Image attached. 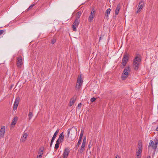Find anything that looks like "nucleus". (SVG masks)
Here are the masks:
<instances>
[{"instance_id": "nucleus-1", "label": "nucleus", "mask_w": 158, "mask_h": 158, "mask_svg": "<svg viewBox=\"0 0 158 158\" xmlns=\"http://www.w3.org/2000/svg\"><path fill=\"white\" fill-rule=\"evenodd\" d=\"M141 59L138 56H136L133 60V66L135 70H137L141 64Z\"/></svg>"}, {"instance_id": "nucleus-2", "label": "nucleus", "mask_w": 158, "mask_h": 158, "mask_svg": "<svg viewBox=\"0 0 158 158\" xmlns=\"http://www.w3.org/2000/svg\"><path fill=\"white\" fill-rule=\"evenodd\" d=\"M71 131V132H73V133H72L71 136H70V138L71 139V140H73L76 137V132L77 131V129L75 128V127H72L71 129L69 128L68 129V137H69V134L70 131Z\"/></svg>"}, {"instance_id": "nucleus-3", "label": "nucleus", "mask_w": 158, "mask_h": 158, "mask_svg": "<svg viewBox=\"0 0 158 158\" xmlns=\"http://www.w3.org/2000/svg\"><path fill=\"white\" fill-rule=\"evenodd\" d=\"M155 143H154L152 140H151L150 141V143L148 146V148L149 149L150 147H151L152 148L155 150L156 149L157 145L158 143V137H156L155 138L154 140Z\"/></svg>"}, {"instance_id": "nucleus-4", "label": "nucleus", "mask_w": 158, "mask_h": 158, "mask_svg": "<svg viewBox=\"0 0 158 158\" xmlns=\"http://www.w3.org/2000/svg\"><path fill=\"white\" fill-rule=\"evenodd\" d=\"M130 69L129 66L126 67L124 69L122 76V80H125L128 76L130 72Z\"/></svg>"}, {"instance_id": "nucleus-5", "label": "nucleus", "mask_w": 158, "mask_h": 158, "mask_svg": "<svg viewBox=\"0 0 158 158\" xmlns=\"http://www.w3.org/2000/svg\"><path fill=\"white\" fill-rule=\"evenodd\" d=\"M83 80L81 78V75L79 76L78 77L77 84H76L75 89L76 90H79L81 88V86L83 83Z\"/></svg>"}, {"instance_id": "nucleus-6", "label": "nucleus", "mask_w": 158, "mask_h": 158, "mask_svg": "<svg viewBox=\"0 0 158 158\" xmlns=\"http://www.w3.org/2000/svg\"><path fill=\"white\" fill-rule=\"evenodd\" d=\"M80 20L79 19H76L72 25V27L73 31H76V27L78 26L80 23Z\"/></svg>"}, {"instance_id": "nucleus-7", "label": "nucleus", "mask_w": 158, "mask_h": 158, "mask_svg": "<svg viewBox=\"0 0 158 158\" xmlns=\"http://www.w3.org/2000/svg\"><path fill=\"white\" fill-rule=\"evenodd\" d=\"M128 60V56L127 54H125L123 57L121 64L123 66H125Z\"/></svg>"}, {"instance_id": "nucleus-8", "label": "nucleus", "mask_w": 158, "mask_h": 158, "mask_svg": "<svg viewBox=\"0 0 158 158\" xmlns=\"http://www.w3.org/2000/svg\"><path fill=\"white\" fill-rule=\"evenodd\" d=\"M144 6V4L143 1L141 0L139 2V4L137 10L136 11V13H138L140 12L143 9Z\"/></svg>"}, {"instance_id": "nucleus-9", "label": "nucleus", "mask_w": 158, "mask_h": 158, "mask_svg": "<svg viewBox=\"0 0 158 158\" xmlns=\"http://www.w3.org/2000/svg\"><path fill=\"white\" fill-rule=\"evenodd\" d=\"M95 13V11L94 9H93L92 11L91 12L90 15L89 16L88 20L90 22H91L94 18Z\"/></svg>"}, {"instance_id": "nucleus-10", "label": "nucleus", "mask_w": 158, "mask_h": 158, "mask_svg": "<svg viewBox=\"0 0 158 158\" xmlns=\"http://www.w3.org/2000/svg\"><path fill=\"white\" fill-rule=\"evenodd\" d=\"M86 143V138L85 137L83 139L81 148L78 150V152L80 153H82L85 150V147Z\"/></svg>"}, {"instance_id": "nucleus-11", "label": "nucleus", "mask_w": 158, "mask_h": 158, "mask_svg": "<svg viewBox=\"0 0 158 158\" xmlns=\"http://www.w3.org/2000/svg\"><path fill=\"white\" fill-rule=\"evenodd\" d=\"M22 64V58L21 56H19L17 59V65L18 67H21Z\"/></svg>"}, {"instance_id": "nucleus-12", "label": "nucleus", "mask_w": 158, "mask_h": 158, "mask_svg": "<svg viewBox=\"0 0 158 158\" xmlns=\"http://www.w3.org/2000/svg\"><path fill=\"white\" fill-rule=\"evenodd\" d=\"M19 97L17 98L15 100V102L14 104L13 109L14 110H16L18 107V104L19 103Z\"/></svg>"}, {"instance_id": "nucleus-13", "label": "nucleus", "mask_w": 158, "mask_h": 158, "mask_svg": "<svg viewBox=\"0 0 158 158\" xmlns=\"http://www.w3.org/2000/svg\"><path fill=\"white\" fill-rule=\"evenodd\" d=\"M69 152V151L68 148H66L64 150L63 155V158H67Z\"/></svg>"}, {"instance_id": "nucleus-14", "label": "nucleus", "mask_w": 158, "mask_h": 158, "mask_svg": "<svg viewBox=\"0 0 158 158\" xmlns=\"http://www.w3.org/2000/svg\"><path fill=\"white\" fill-rule=\"evenodd\" d=\"M5 131V127L4 126H3L2 127L0 130V138L3 137Z\"/></svg>"}, {"instance_id": "nucleus-15", "label": "nucleus", "mask_w": 158, "mask_h": 158, "mask_svg": "<svg viewBox=\"0 0 158 158\" xmlns=\"http://www.w3.org/2000/svg\"><path fill=\"white\" fill-rule=\"evenodd\" d=\"M27 134L26 132H24L23 135L21 138L20 141L22 142H24L27 138Z\"/></svg>"}, {"instance_id": "nucleus-16", "label": "nucleus", "mask_w": 158, "mask_h": 158, "mask_svg": "<svg viewBox=\"0 0 158 158\" xmlns=\"http://www.w3.org/2000/svg\"><path fill=\"white\" fill-rule=\"evenodd\" d=\"M142 150V144L141 142H139L138 145V149L137 152L141 153Z\"/></svg>"}, {"instance_id": "nucleus-17", "label": "nucleus", "mask_w": 158, "mask_h": 158, "mask_svg": "<svg viewBox=\"0 0 158 158\" xmlns=\"http://www.w3.org/2000/svg\"><path fill=\"white\" fill-rule=\"evenodd\" d=\"M64 135L63 132H62L61 133L59 137V138L57 139V140H58L59 141H60V143L62 142L64 140Z\"/></svg>"}, {"instance_id": "nucleus-18", "label": "nucleus", "mask_w": 158, "mask_h": 158, "mask_svg": "<svg viewBox=\"0 0 158 158\" xmlns=\"http://www.w3.org/2000/svg\"><path fill=\"white\" fill-rule=\"evenodd\" d=\"M43 150L41 149H40L39 152L38 153L37 158H41L42 156L43 155Z\"/></svg>"}, {"instance_id": "nucleus-19", "label": "nucleus", "mask_w": 158, "mask_h": 158, "mask_svg": "<svg viewBox=\"0 0 158 158\" xmlns=\"http://www.w3.org/2000/svg\"><path fill=\"white\" fill-rule=\"evenodd\" d=\"M76 98L74 97L72 98L70 100L69 102V106H72L74 103L75 101Z\"/></svg>"}, {"instance_id": "nucleus-20", "label": "nucleus", "mask_w": 158, "mask_h": 158, "mask_svg": "<svg viewBox=\"0 0 158 158\" xmlns=\"http://www.w3.org/2000/svg\"><path fill=\"white\" fill-rule=\"evenodd\" d=\"M120 9V8L119 5H118L117 6L115 10V14L116 15H117L118 14Z\"/></svg>"}, {"instance_id": "nucleus-21", "label": "nucleus", "mask_w": 158, "mask_h": 158, "mask_svg": "<svg viewBox=\"0 0 158 158\" xmlns=\"http://www.w3.org/2000/svg\"><path fill=\"white\" fill-rule=\"evenodd\" d=\"M60 143V141H59L58 140L56 141V143L55 146V149H57L59 148Z\"/></svg>"}, {"instance_id": "nucleus-22", "label": "nucleus", "mask_w": 158, "mask_h": 158, "mask_svg": "<svg viewBox=\"0 0 158 158\" xmlns=\"http://www.w3.org/2000/svg\"><path fill=\"white\" fill-rule=\"evenodd\" d=\"M111 11V9L110 8L108 9L106 11V17H108Z\"/></svg>"}, {"instance_id": "nucleus-23", "label": "nucleus", "mask_w": 158, "mask_h": 158, "mask_svg": "<svg viewBox=\"0 0 158 158\" xmlns=\"http://www.w3.org/2000/svg\"><path fill=\"white\" fill-rule=\"evenodd\" d=\"M17 120V118H14L12 120V121L11 122V124L12 125H15L16 123V122Z\"/></svg>"}, {"instance_id": "nucleus-24", "label": "nucleus", "mask_w": 158, "mask_h": 158, "mask_svg": "<svg viewBox=\"0 0 158 158\" xmlns=\"http://www.w3.org/2000/svg\"><path fill=\"white\" fill-rule=\"evenodd\" d=\"M59 129H57V130L55 132V133H54V135H53V136L52 137V138H54V139H55L56 135H57V134H58V132H59Z\"/></svg>"}, {"instance_id": "nucleus-25", "label": "nucleus", "mask_w": 158, "mask_h": 158, "mask_svg": "<svg viewBox=\"0 0 158 158\" xmlns=\"http://www.w3.org/2000/svg\"><path fill=\"white\" fill-rule=\"evenodd\" d=\"M29 120H30L33 116V113L31 112H29L28 114Z\"/></svg>"}, {"instance_id": "nucleus-26", "label": "nucleus", "mask_w": 158, "mask_h": 158, "mask_svg": "<svg viewBox=\"0 0 158 158\" xmlns=\"http://www.w3.org/2000/svg\"><path fill=\"white\" fill-rule=\"evenodd\" d=\"M81 12L80 11L78 12L77 14V18L76 19H79L80 18V17L81 16Z\"/></svg>"}, {"instance_id": "nucleus-27", "label": "nucleus", "mask_w": 158, "mask_h": 158, "mask_svg": "<svg viewBox=\"0 0 158 158\" xmlns=\"http://www.w3.org/2000/svg\"><path fill=\"white\" fill-rule=\"evenodd\" d=\"M81 143V141H80V140H78V143L76 147V148H78L79 145H80V144Z\"/></svg>"}, {"instance_id": "nucleus-28", "label": "nucleus", "mask_w": 158, "mask_h": 158, "mask_svg": "<svg viewBox=\"0 0 158 158\" xmlns=\"http://www.w3.org/2000/svg\"><path fill=\"white\" fill-rule=\"evenodd\" d=\"M56 39L55 38H53V39H52V41H51L52 44H54L56 42Z\"/></svg>"}, {"instance_id": "nucleus-29", "label": "nucleus", "mask_w": 158, "mask_h": 158, "mask_svg": "<svg viewBox=\"0 0 158 158\" xmlns=\"http://www.w3.org/2000/svg\"><path fill=\"white\" fill-rule=\"evenodd\" d=\"M55 139H54V138H52V140H51V143H50V147H51L52 146V145Z\"/></svg>"}, {"instance_id": "nucleus-30", "label": "nucleus", "mask_w": 158, "mask_h": 158, "mask_svg": "<svg viewBox=\"0 0 158 158\" xmlns=\"http://www.w3.org/2000/svg\"><path fill=\"white\" fill-rule=\"evenodd\" d=\"M5 31V30H0V36L2 35Z\"/></svg>"}, {"instance_id": "nucleus-31", "label": "nucleus", "mask_w": 158, "mask_h": 158, "mask_svg": "<svg viewBox=\"0 0 158 158\" xmlns=\"http://www.w3.org/2000/svg\"><path fill=\"white\" fill-rule=\"evenodd\" d=\"M81 106V103H79L78 104V106H77V108H78L79 109H80Z\"/></svg>"}, {"instance_id": "nucleus-32", "label": "nucleus", "mask_w": 158, "mask_h": 158, "mask_svg": "<svg viewBox=\"0 0 158 158\" xmlns=\"http://www.w3.org/2000/svg\"><path fill=\"white\" fill-rule=\"evenodd\" d=\"M34 5V4H32L30 6L29 8L27 9V11H28L29 10H30L31 8Z\"/></svg>"}, {"instance_id": "nucleus-33", "label": "nucleus", "mask_w": 158, "mask_h": 158, "mask_svg": "<svg viewBox=\"0 0 158 158\" xmlns=\"http://www.w3.org/2000/svg\"><path fill=\"white\" fill-rule=\"evenodd\" d=\"M96 98H91L90 101L91 102H94L95 101Z\"/></svg>"}, {"instance_id": "nucleus-34", "label": "nucleus", "mask_w": 158, "mask_h": 158, "mask_svg": "<svg viewBox=\"0 0 158 158\" xmlns=\"http://www.w3.org/2000/svg\"><path fill=\"white\" fill-rule=\"evenodd\" d=\"M141 153L137 152H136V157H141L140 156Z\"/></svg>"}, {"instance_id": "nucleus-35", "label": "nucleus", "mask_w": 158, "mask_h": 158, "mask_svg": "<svg viewBox=\"0 0 158 158\" xmlns=\"http://www.w3.org/2000/svg\"><path fill=\"white\" fill-rule=\"evenodd\" d=\"M82 136H81V135H80V137H79V139L78 140H80V141H81V139H82Z\"/></svg>"}, {"instance_id": "nucleus-36", "label": "nucleus", "mask_w": 158, "mask_h": 158, "mask_svg": "<svg viewBox=\"0 0 158 158\" xmlns=\"http://www.w3.org/2000/svg\"><path fill=\"white\" fill-rule=\"evenodd\" d=\"M83 131H81V134H80V135H81V136H83Z\"/></svg>"}, {"instance_id": "nucleus-37", "label": "nucleus", "mask_w": 158, "mask_h": 158, "mask_svg": "<svg viewBox=\"0 0 158 158\" xmlns=\"http://www.w3.org/2000/svg\"><path fill=\"white\" fill-rule=\"evenodd\" d=\"M115 158H120L118 155H116L115 157Z\"/></svg>"}, {"instance_id": "nucleus-38", "label": "nucleus", "mask_w": 158, "mask_h": 158, "mask_svg": "<svg viewBox=\"0 0 158 158\" xmlns=\"http://www.w3.org/2000/svg\"><path fill=\"white\" fill-rule=\"evenodd\" d=\"M146 158H151V156H148Z\"/></svg>"}, {"instance_id": "nucleus-39", "label": "nucleus", "mask_w": 158, "mask_h": 158, "mask_svg": "<svg viewBox=\"0 0 158 158\" xmlns=\"http://www.w3.org/2000/svg\"><path fill=\"white\" fill-rule=\"evenodd\" d=\"M156 131H158V127H157L156 129Z\"/></svg>"}, {"instance_id": "nucleus-40", "label": "nucleus", "mask_w": 158, "mask_h": 158, "mask_svg": "<svg viewBox=\"0 0 158 158\" xmlns=\"http://www.w3.org/2000/svg\"><path fill=\"white\" fill-rule=\"evenodd\" d=\"M101 38H102V37L101 36L100 37L99 41H100V40H101Z\"/></svg>"}, {"instance_id": "nucleus-41", "label": "nucleus", "mask_w": 158, "mask_h": 158, "mask_svg": "<svg viewBox=\"0 0 158 158\" xmlns=\"http://www.w3.org/2000/svg\"><path fill=\"white\" fill-rule=\"evenodd\" d=\"M136 158H140L141 157H136Z\"/></svg>"}, {"instance_id": "nucleus-42", "label": "nucleus", "mask_w": 158, "mask_h": 158, "mask_svg": "<svg viewBox=\"0 0 158 158\" xmlns=\"http://www.w3.org/2000/svg\"><path fill=\"white\" fill-rule=\"evenodd\" d=\"M88 146H89V147H90V146H89V145H88Z\"/></svg>"}, {"instance_id": "nucleus-43", "label": "nucleus", "mask_w": 158, "mask_h": 158, "mask_svg": "<svg viewBox=\"0 0 158 158\" xmlns=\"http://www.w3.org/2000/svg\"><path fill=\"white\" fill-rule=\"evenodd\" d=\"M88 146H89V147H90V146H89V145H88Z\"/></svg>"}]
</instances>
